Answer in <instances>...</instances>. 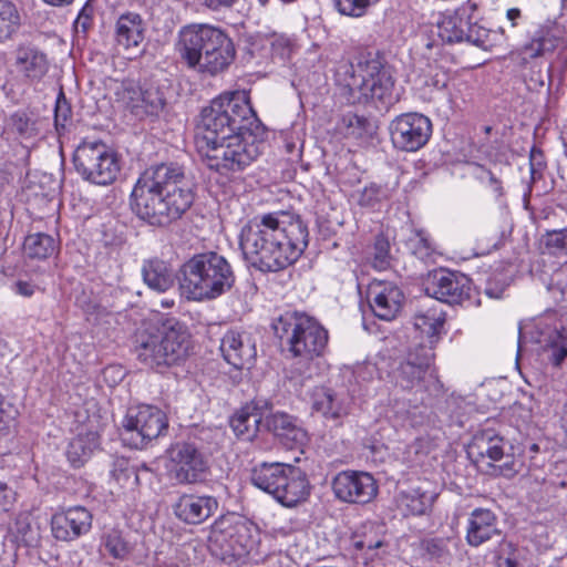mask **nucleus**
<instances>
[{"mask_svg": "<svg viewBox=\"0 0 567 567\" xmlns=\"http://www.w3.org/2000/svg\"><path fill=\"white\" fill-rule=\"evenodd\" d=\"M308 227L291 213L255 216L240 231L245 260L262 272H276L296 262L308 246Z\"/></svg>", "mask_w": 567, "mask_h": 567, "instance_id": "obj_1", "label": "nucleus"}, {"mask_svg": "<svg viewBox=\"0 0 567 567\" xmlns=\"http://www.w3.org/2000/svg\"><path fill=\"white\" fill-rule=\"evenodd\" d=\"M193 202L192 182L184 167L174 162L146 168L131 194L133 213L155 227H166L179 219Z\"/></svg>", "mask_w": 567, "mask_h": 567, "instance_id": "obj_2", "label": "nucleus"}, {"mask_svg": "<svg viewBox=\"0 0 567 567\" xmlns=\"http://www.w3.org/2000/svg\"><path fill=\"white\" fill-rule=\"evenodd\" d=\"M240 130L260 132V121L246 91L224 92L204 106L197 123V144L202 155Z\"/></svg>", "mask_w": 567, "mask_h": 567, "instance_id": "obj_3", "label": "nucleus"}, {"mask_svg": "<svg viewBox=\"0 0 567 567\" xmlns=\"http://www.w3.org/2000/svg\"><path fill=\"white\" fill-rule=\"evenodd\" d=\"M181 60L193 70L215 75L226 70L235 59L231 39L210 24L183 27L175 44Z\"/></svg>", "mask_w": 567, "mask_h": 567, "instance_id": "obj_4", "label": "nucleus"}, {"mask_svg": "<svg viewBox=\"0 0 567 567\" xmlns=\"http://www.w3.org/2000/svg\"><path fill=\"white\" fill-rule=\"evenodd\" d=\"M181 295L187 300H214L229 291L235 274L228 260L215 252L196 254L178 271Z\"/></svg>", "mask_w": 567, "mask_h": 567, "instance_id": "obj_5", "label": "nucleus"}, {"mask_svg": "<svg viewBox=\"0 0 567 567\" xmlns=\"http://www.w3.org/2000/svg\"><path fill=\"white\" fill-rule=\"evenodd\" d=\"M189 338L185 324L169 318L159 328L138 330L134 338V353L144 365L163 372L186 359Z\"/></svg>", "mask_w": 567, "mask_h": 567, "instance_id": "obj_6", "label": "nucleus"}, {"mask_svg": "<svg viewBox=\"0 0 567 567\" xmlns=\"http://www.w3.org/2000/svg\"><path fill=\"white\" fill-rule=\"evenodd\" d=\"M272 329L293 357H319L328 344V331L306 313L287 311L272 321Z\"/></svg>", "mask_w": 567, "mask_h": 567, "instance_id": "obj_7", "label": "nucleus"}, {"mask_svg": "<svg viewBox=\"0 0 567 567\" xmlns=\"http://www.w3.org/2000/svg\"><path fill=\"white\" fill-rule=\"evenodd\" d=\"M251 483L274 496L286 507L296 506L309 495V483L305 473L286 463H261L251 472Z\"/></svg>", "mask_w": 567, "mask_h": 567, "instance_id": "obj_8", "label": "nucleus"}, {"mask_svg": "<svg viewBox=\"0 0 567 567\" xmlns=\"http://www.w3.org/2000/svg\"><path fill=\"white\" fill-rule=\"evenodd\" d=\"M346 68V86L352 94L358 93L359 102H391L394 81L379 56L360 54Z\"/></svg>", "mask_w": 567, "mask_h": 567, "instance_id": "obj_9", "label": "nucleus"}, {"mask_svg": "<svg viewBox=\"0 0 567 567\" xmlns=\"http://www.w3.org/2000/svg\"><path fill=\"white\" fill-rule=\"evenodd\" d=\"M264 135L265 127L261 123L258 133L257 130H240L227 141L206 150L203 156L210 168L241 172L261 154Z\"/></svg>", "mask_w": 567, "mask_h": 567, "instance_id": "obj_10", "label": "nucleus"}, {"mask_svg": "<svg viewBox=\"0 0 567 567\" xmlns=\"http://www.w3.org/2000/svg\"><path fill=\"white\" fill-rule=\"evenodd\" d=\"M72 161L76 173L95 185H111L121 172L118 154L100 140L82 141L75 148Z\"/></svg>", "mask_w": 567, "mask_h": 567, "instance_id": "obj_11", "label": "nucleus"}, {"mask_svg": "<svg viewBox=\"0 0 567 567\" xmlns=\"http://www.w3.org/2000/svg\"><path fill=\"white\" fill-rule=\"evenodd\" d=\"M122 440L134 449H144L168 429L166 414L154 405L130 408L122 423Z\"/></svg>", "mask_w": 567, "mask_h": 567, "instance_id": "obj_12", "label": "nucleus"}, {"mask_svg": "<svg viewBox=\"0 0 567 567\" xmlns=\"http://www.w3.org/2000/svg\"><path fill=\"white\" fill-rule=\"evenodd\" d=\"M506 442L493 430H484L473 436L468 445L467 454L475 463H482L486 458L498 462L506 457V461L494 467V472L512 478L523 471L524 463L520 458L509 456L505 453Z\"/></svg>", "mask_w": 567, "mask_h": 567, "instance_id": "obj_13", "label": "nucleus"}, {"mask_svg": "<svg viewBox=\"0 0 567 567\" xmlns=\"http://www.w3.org/2000/svg\"><path fill=\"white\" fill-rule=\"evenodd\" d=\"M433 360L434 352L431 347L420 344L410 350L393 372L395 384L403 390H427V384L436 381L431 369Z\"/></svg>", "mask_w": 567, "mask_h": 567, "instance_id": "obj_14", "label": "nucleus"}, {"mask_svg": "<svg viewBox=\"0 0 567 567\" xmlns=\"http://www.w3.org/2000/svg\"><path fill=\"white\" fill-rule=\"evenodd\" d=\"M393 146L404 152L422 148L432 135V122L420 113H405L396 116L390 124Z\"/></svg>", "mask_w": 567, "mask_h": 567, "instance_id": "obj_15", "label": "nucleus"}, {"mask_svg": "<svg viewBox=\"0 0 567 567\" xmlns=\"http://www.w3.org/2000/svg\"><path fill=\"white\" fill-rule=\"evenodd\" d=\"M424 290L441 302L461 305L470 299L471 279L460 271L440 268L427 274Z\"/></svg>", "mask_w": 567, "mask_h": 567, "instance_id": "obj_16", "label": "nucleus"}, {"mask_svg": "<svg viewBox=\"0 0 567 567\" xmlns=\"http://www.w3.org/2000/svg\"><path fill=\"white\" fill-rule=\"evenodd\" d=\"M172 478L178 484H196L205 480L209 466L204 453L192 443H176L169 450Z\"/></svg>", "mask_w": 567, "mask_h": 567, "instance_id": "obj_17", "label": "nucleus"}, {"mask_svg": "<svg viewBox=\"0 0 567 567\" xmlns=\"http://www.w3.org/2000/svg\"><path fill=\"white\" fill-rule=\"evenodd\" d=\"M332 489L342 502L367 504L377 496L378 484L367 472L343 471L333 478Z\"/></svg>", "mask_w": 567, "mask_h": 567, "instance_id": "obj_18", "label": "nucleus"}, {"mask_svg": "<svg viewBox=\"0 0 567 567\" xmlns=\"http://www.w3.org/2000/svg\"><path fill=\"white\" fill-rule=\"evenodd\" d=\"M367 300L375 317L391 321L401 312L405 297L396 284L374 279L368 286Z\"/></svg>", "mask_w": 567, "mask_h": 567, "instance_id": "obj_19", "label": "nucleus"}, {"mask_svg": "<svg viewBox=\"0 0 567 567\" xmlns=\"http://www.w3.org/2000/svg\"><path fill=\"white\" fill-rule=\"evenodd\" d=\"M274 408L271 399L257 395L240 408L229 420L234 434L243 441H252L262 426V416Z\"/></svg>", "mask_w": 567, "mask_h": 567, "instance_id": "obj_20", "label": "nucleus"}, {"mask_svg": "<svg viewBox=\"0 0 567 567\" xmlns=\"http://www.w3.org/2000/svg\"><path fill=\"white\" fill-rule=\"evenodd\" d=\"M309 402L313 413L320 414L327 421H332L336 425H341L351 411V400L348 394L336 392L323 385H317L309 391Z\"/></svg>", "mask_w": 567, "mask_h": 567, "instance_id": "obj_21", "label": "nucleus"}, {"mask_svg": "<svg viewBox=\"0 0 567 567\" xmlns=\"http://www.w3.org/2000/svg\"><path fill=\"white\" fill-rule=\"evenodd\" d=\"M122 100L137 117L157 116L166 105L164 93L153 84L138 86L130 83L123 90Z\"/></svg>", "mask_w": 567, "mask_h": 567, "instance_id": "obj_22", "label": "nucleus"}, {"mask_svg": "<svg viewBox=\"0 0 567 567\" xmlns=\"http://www.w3.org/2000/svg\"><path fill=\"white\" fill-rule=\"evenodd\" d=\"M262 427L290 450L301 447L308 439L295 416L282 411L274 412V408L262 416Z\"/></svg>", "mask_w": 567, "mask_h": 567, "instance_id": "obj_23", "label": "nucleus"}, {"mask_svg": "<svg viewBox=\"0 0 567 567\" xmlns=\"http://www.w3.org/2000/svg\"><path fill=\"white\" fill-rule=\"evenodd\" d=\"M92 514L83 506L70 507L55 513L51 518V530L55 539L72 542L89 533Z\"/></svg>", "mask_w": 567, "mask_h": 567, "instance_id": "obj_24", "label": "nucleus"}, {"mask_svg": "<svg viewBox=\"0 0 567 567\" xmlns=\"http://www.w3.org/2000/svg\"><path fill=\"white\" fill-rule=\"evenodd\" d=\"M224 359L236 369H249L257 357L256 339L246 331L229 330L220 341Z\"/></svg>", "mask_w": 567, "mask_h": 567, "instance_id": "obj_25", "label": "nucleus"}, {"mask_svg": "<svg viewBox=\"0 0 567 567\" xmlns=\"http://www.w3.org/2000/svg\"><path fill=\"white\" fill-rule=\"evenodd\" d=\"M216 497L210 495L182 494L173 506L176 517L190 525H198L212 517L218 509Z\"/></svg>", "mask_w": 567, "mask_h": 567, "instance_id": "obj_26", "label": "nucleus"}, {"mask_svg": "<svg viewBox=\"0 0 567 567\" xmlns=\"http://www.w3.org/2000/svg\"><path fill=\"white\" fill-rule=\"evenodd\" d=\"M495 536H501L495 513L488 508L482 507L472 511L466 528L467 544L473 547H478Z\"/></svg>", "mask_w": 567, "mask_h": 567, "instance_id": "obj_27", "label": "nucleus"}, {"mask_svg": "<svg viewBox=\"0 0 567 567\" xmlns=\"http://www.w3.org/2000/svg\"><path fill=\"white\" fill-rule=\"evenodd\" d=\"M17 71L31 81L41 80L48 72L47 55L31 44H19L14 50Z\"/></svg>", "mask_w": 567, "mask_h": 567, "instance_id": "obj_28", "label": "nucleus"}, {"mask_svg": "<svg viewBox=\"0 0 567 567\" xmlns=\"http://www.w3.org/2000/svg\"><path fill=\"white\" fill-rule=\"evenodd\" d=\"M146 24L137 12L126 11L116 20L115 41L125 50L137 48L144 40Z\"/></svg>", "mask_w": 567, "mask_h": 567, "instance_id": "obj_29", "label": "nucleus"}, {"mask_svg": "<svg viewBox=\"0 0 567 567\" xmlns=\"http://www.w3.org/2000/svg\"><path fill=\"white\" fill-rule=\"evenodd\" d=\"M227 536L229 538L233 559H241L248 556L254 549L255 540L252 537V528L246 520L233 516L229 517Z\"/></svg>", "mask_w": 567, "mask_h": 567, "instance_id": "obj_30", "label": "nucleus"}, {"mask_svg": "<svg viewBox=\"0 0 567 567\" xmlns=\"http://www.w3.org/2000/svg\"><path fill=\"white\" fill-rule=\"evenodd\" d=\"M144 282L154 291L165 292L174 286V275L167 262L158 258L145 260L142 266Z\"/></svg>", "mask_w": 567, "mask_h": 567, "instance_id": "obj_31", "label": "nucleus"}, {"mask_svg": "<svg viewBox=\"0 0 567 567\" xmlns=\"http://www.w3.org/2000/svg\"><path fill=\"white\" fill-rule=\"evenodd\" d=\"M1 136H14L20 141H28L37 137L40 134L38 127V120L25 111H17L11 114L4 127L0 128Z\"/></svg>", "mask_w": 567, "mask_h": 567, "instance_id": "obj_32", "label": "nucleus"}, {"mask_svg": "<svg viewBox=\"0 0 567 567\" xmlns=\"http://www.w3.org/2000/svg\"><path fill=\"white\" fill-rule=\"evenodd\" d=\"M229 517H220L214 522L208 536V549L212 555L223 561L233 559L228 538Z\"/></svg>", "mask_w": 567, "mask_h": 567, "instance_id": "obj_33", "label": "nucleus"}, {"mask_svg": "<svg viewBox=\"0 0 567 567\" xmlns=\"http://www.w3.org/2000/svg\"><path fill=\"white\" fill-rule=\"evenodd\" d=\"M97 446V433L87 432L85 435L80 433L69 443L66 457L73 467H81L91 457Z\"/></svg>", "mask_w": 567, "mask_h": 567, "instance_id": "obj_34", "label": "nucleus"}, {"mask_svg": "<svg viewBox=\"0 0 567 567\" xmlns=\"http://www.w3.org/2000/svg\"><path fill=\"white\" fill-rule=\"evenodd\" d=\"M538 342L543 344L547 362L554 368H560L567 359V338L554 329L542 333Z\"/></svg>", "mask_w": 567, "mask_h": 567, "instance_id": "obj_35", "label": "nucleus"}, {"mask_svg": "<svg viewBox=\"0 0 567 567\" xmlns=\"http://www.w3.org/2000/svg\"><path fill=\"white\" fill-rule=\"evenodd\" d=\"M444 322L443 313L434 309L414 316V328L426 336L431 348L439 340Z\"/></svg>", "mask_w": 567, "mask_h": 567, "instance_id": "obj_36", "label": "nucleus"}, {"mask_svg": "<svg viewBox=\"0 0 567 567\" xmlns=\"http://www.w3.org/2000/svg\"><path fill=\"white\" fill-rule=\"evenodd\" d=\"M21 28V16L11 0H0V44L11 40Z\"/></svg>", "mask_w": 567, "mask_h": 567, "instance_id": "obj_37", "label": "nucleus"}, {"mask_svg": "<svg viewBox=\"0 0 567 567\" xmlns=\"http://www.w3.org/2000/svg\"><path fill=\"white\" fill-rule=\"evenodd\" d=\"M25 255L32 259H47L56 250L55 239L43 233L31 234L23 243Z\"/></svg>", "mask_w": 567, "mask_h": 567, "instance_id": "obj_38", "label": "nucleus"}, {"mask_svg": "<svg viewBox=\"0 0 567 567\" xmlns=\"http://www.w3.org/2000/svg\"><path fill=\"white\" fill-rule=\"evenodd\" d=\"M466 25L454 12L444 14L437 22V34L443 42L453 44L464 42Z\"/></svg>", "mask_w": 567, "mask_h": 567, "instance_id": "obj_39", "label": "nucleus"}, {"mask_svg": "<svg viewBox=\"0 0 567 567\" xmlns=\"http://www.w3.org/2000/svg\"><path fill=\"white\" fill-rule=\"evenodd\" d=\"M102 543L109 555L118 560L128 559L134 550V545L116 529H112L104 534Z\"/></svg>", "mask_w": 567, "mask_h": 567, "instance_id": "obj_40", "label": "nucleus"}, {"mask_svg": "<svg viewBox=\"0 0 567 567\" xmlns=\"http://www.w3.org/2000/svg\"><path fill=\"white\" fill-rule=\"evenodd\" d=\"M434 502V495L420 488L412 489L401 495V506L411 515H423Z\"/></svg>", "mask_w": 567, "mask_h": 567, "instance_id": "obj_41", "label": "nucleus"}, {"mask_svg": "<svg viewBox=\"0 0 567 567\" xmlns=\"http://www.w3.org/2000/svg\"><path fill=\"white\" fill-rule=\"evenodd\" d=\"M409 251L416 258L426 261L432 257L434 247L424 230H413L405 241Z\"/></svg>", "mask_w": 567, "mask_h": 567, "instance_id": "obj_42", "label": "nucleus"}, {"mask_svg": "<svg viewBox=\"0 0 567 567\" xmlns=\"http://www.w3.org/2000/svg\"><path fill=\"white\" fill-rule=\"evenodd\" d=\"M383 545V539L375 533L373 524H365L362 526L361 532H358L352 537V546L360 551L373 550Z\"/></svg>", "mask_w": 567, "mask_h": 567, "instance_id": "obj_43", "label": "nucleus"}, {"mask_svg": "<svg viewBox=\"0 0 567 567\" xmlns=\"http://www.w3.org/2000/svg\"><path fill=\"white\" fill-rule=\"evenodd\" d=\"M542 245L550 255H567V228L546 231L542 237Z\"/></svg>", "mask_w": 567, "mask_h": 567, "instance_id": "obj_44", "label": "nucleus"}, {"mask_svg": "<svg viewBox=\"0 0 567 567\" xmlns=\"http://www.w3.org/2000/svg\"><path fill=\"white\" fill-rule=\"evenodd\" d=\"M556 47V40L543 31L535 32L532 41L524 45L523 54L525 58H537L546 52H550Z\"/></svg>", "mask_w": 567, "mask_h": 567, "instance_id": "obj_45", "label": "nucleus"}, {"mask_svg": "<svg viewBox=\"0 0 567 567\" xmlns=\"http://www.w3.org/2000/svg\"><path fill=\"white\" fill-rule=\"evenodd\" d=\"M371 260L377 270H385L391 266L390 241L383 235H378L374 239Z\"/></svg>", "mask_w": 567, "mask_h": 567, "instance_id": "obj_46", "label": "nucleus"}, {"mask_svg": "<svg viewBox=\"0 0 567 567\" xmlns=\"http://www.w3.org/2000/svg\"><path fill=\"white\" fill-rule=\"evenodd\" d=\"M477 168L478 173L476 177L478 182L489 188L493 192L495 199L499 202L505 195L502 178L484 165H477Z\"/></svg>", "mask_w": 567, "mask_h": 567, "instance_id": "obj_47", "label": "nucleus"}, {"mask_svg": "<svg viewBox=\"0 0 567 567\" xmlns=\"http://www.w3.org/2000/svg\"><path fill=\"white\" fill-rule=\"evenodd\" d=\"M466 25L464 42L486 50L492 45L491 31L477 22L468 23Z\"/></svg>", "mask_w": 567, "mask_h": 567, "instance_id": "obj_48", "label": "nucleus"}, {"mask_svg": "<svg viewBox=\"0 0 567 567\" xmlns=\"http://www.w3.org/2000/svg\"><path fill=\"white\" fill-rule=\"evenodd\" d=\"M379 0H333L336 9L343 16L359 18Z\"/></svg>", "mask_w": 567, "mask_h": 567, "instance_id": "obj_49", "label": "nucleus"}, {"mask_svg": "<svg viewBox=\"0 0 567 567\" xmlns=\"http://www.w3.org/2000/svg\"><path fill=\"white\" fill-rule=\"evenodd\" d=\"M346 135L354 138H362L369 132L370 123L364 116L349 113L343 116Z\"/></svg>", "mask_w": 567, "mask_h": 567, "instance_id": "obj_50", "label": "nucleus"}, {"mask_svg": "<svg viewBox=\"0 0 567 567\" xmlns=\"http://www.w3.org/2000/svg\"><path fill=\"white\" fill-rule=\"evenodd\" d=\"M388 196L386 188L377 184H370L359 192L357 200L362 207H373L377 203L388 198Z\"/></svg>", "mask_w": 567, "mask_h": 567, "instance_id": "obj_51", "label": "nucleus"}, {"mask_svg": "<svg viewBox=\"0 0 567 567\" xmlns=\"http://www.w3.org/2000/svg\"><path fill=\"white\" fill-rule=\"evenodd\" d=\"M423 548L431 559L440 563L445 561L450 557L449 539L446 538L425 539Z\"/></svg>", "mask_w": 567, "mask_h": 567, "instance_id": "obj_52", "label": "nucleus"}, {"mask_svg": "<svg viewBox=\"0 0 567 567\" xmlns=\"http://www.w3.org/2000/svg\"><path fill=\"white\" fill-rule=\"evenodd\" d=\"M112 475L114 480L122 485L127 484L131 478H133L135 485L140 483L136 467L131 466L126 460H120L114 464Z\"/></svg>", "mask_w": 567, "mask_h": 567, "instance_id": "obj_53", "label": "nucleus"}, {"mask_svg": "<svg viewBox=\"0 0 567 567\" xmlns=\"http://www.w3.org/2000/svg\"><path fill=\"white\" fill-rule=\"evenodd\" d=\"M71 106L68 103L63 92H60L54 109V125L58 132L65 127V123L71 117Z\"/></svg>", "mask_w": 567, "mask_h": 567, "instance_id": "obj_54", "label": "nucleus"}, {"mask_svg": "<svg viewBox=\"0 0 567 567\" xmlns=\"http://www.w3.org/2000/svg\"><path fill=\"white\" fill-rule=\"evenodd\" d=\"M513 545L511 543H503L501 545L499 554L496 558L497 567H517L518 561L513 553Z\"/></svg>", "mask_w": 567, "mask_h": 567, "instance_id": "obj_55", "label": "nucleus"}, {"mask_svg": "<svg viewBox=\"0 0 567 567\" xmlns=\"http://www.w3.org/2000/svg\"><path fill=\"white\" fill-rule=\"evenodd\" d=\"M480 3L476 0H467L457 7L453 12L458 16L465 24L473 23L474 13L478 10Z\"/></svg>", "mask_w": 567, "mask_h": 567, "instance_id": "obj_56", "label": "nucleus"}, {"mask_svg": "<svg viewBox=\"0 0 567 567\" xmlns=\"http://www.w3.org/2000/svg\"><path fill=\"white\" fill-rule=\"evenodd\" d=\"M18 410L0 394V423L9 427L14 422Z\"/></svg>", "mask_w": 567, "mask_h": 567, "instance_id": "obj_57", "label": "nucleus"}, {"mask_svg": "<svg viewBox=\"0 0 567 567\" xmlns=\"http://www.w3.org/2000/svg\"><path fill=\"white\" fill-rule=\"evenodd\" d=\"M16 501V492L7 483L0 482V511L8 512Z\"/></svg>", "mask_w": 567, "mask_h": 567, "instance_id": "obj_58", "label": "nucleus"}, {"mask_svg": "<svg viewBox=\"0 0 567 567\" xmlns=\"http://www.w3.org/2000/svg\"><path fill=\"white\" fill-rule=\"evenodd\" d=\"M447 80H449V78L444 72H442V71L433 72V70H431L429 75H426L424 85L436 89V90H442L446 86Z\"/></svg>", "mask_w": 567, "mask_h": 567, "instance_id": "obj_59", "label": "nucleus"}, {"mask_svg": "<svg viewBox=\"0 0 567 567\" xmlns=\"http://www.w3.org/2000/svg\"><path fill=\"white\" fill-rule=\"evenodd\" d=\"M92 21V8L89 6H85L80 11L76 20H75V27L76 29H81L82 32H86L91 25Z\"/></svg>", "mask_w": 567, "mask_h": 567, "instance_id": "obj_60", "label": "nucleus"}, {"mask_svg": "<svg viewBox=\"0 0 567 567\" xmlns=\"http://www.w3.org/2000/svg\"><path fill=\"white\" fill-rule=\"evenodd\" d=\"M237 0H202L203 6L212 11H221L229 9Z\"/></svg>", "mask_w": 567, "mask_h": 567, "instance_id": "obj_61", "label": "nucleus"}, {"mask_svg": "<svg viewBox=\"0 0 567 567\" xmlns=\"http://www.w3.org/2000/svg\"><path fill=\"white\" fill-rule=\"evenodd\" d=\"M14 291L23 297H31L34 292V288L27 281H18L14 284Z\"/></svg>", "mask_w": 567, "mask_h": 567, "instance_id": "obj_62", "label": "nucleus"}, {"mask_svg": "<svg viewBox=\"0 0 567 567\" xmlns=\"http://www.w3.org/2000/svg\"><path fill=\"white\" fill-rule=\"evenodd\" d=\"M536 157H542V153L533 148L530 152V167L533 173L535 172L536 166L542 165V162L536 163Z\"/></svg>", "mask_w": 567, "mask_h": 567, "instance_id": "obj_63", "label": "nucleus"}, {"mask_svg": "<svg viewBox=\"0 0 567 567\" xmlns=\"http://www.w3.org/2000/svg\"><path fill=\"white\" fill-rule=\"evenodd\" d=\"M506 17L508 20L514 22L516 19H518L520 17V10L517 8L508 9Z\"/></svg>", "mask_w": 567, "mask_h": 567, "instance_id": "obj_64", "label": "nucleus"}]
</instances>
